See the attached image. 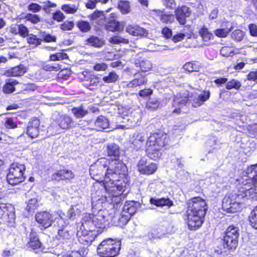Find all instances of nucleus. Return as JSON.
Instances as JSON below:
<instances>
[{
  "label": "nucleus",
  "mask_w": 257,
  "mask_h": 257,
  "mask_svg": "<svg viewBox=\"0 0 257 257\" xmlns=\"http://www.w3.org/2000/svg\"><path fill=\"white\" fill-rule=\"evenodd\" d=\"M248 220L250 225L255 229H257V205L250 212Z\"/></svg>",
  "instance_id": "obj_41"
},
{
  "label": "nucleus",
  "mask_w": 257,
  "mask_h": 257,
  "mask_svg": "<svg viewBox=\"0 0 257 257\" xmlns=\"http://www.w3.org/2000/svg\"><path fill=\"white\" fill-rule=\"evenodd\" d=\"M250 35L252 37H257V26L254 24L248 25Z\"/></svg>",
  "instance_id": "obj_64"
},
{
  "label": "nucleus",
  "mask_w": 257,
  "mask_h": 257,
  "mask_svg": "<svg viewBox=\"0 0 257 257\" xmlns=\"http://www.w3.org/2000/svg\"><path fill=\"white\" fill-rule=\"evenodd\" d=\"M137 168L140 174L149 176L154 174L157 171L158 166L156 163H149L146 159L142 158L138 163Z\"/></svg>",
  "instance_id": "obj_14"
},
{
  "label": "nucleus",
  "mask_w": 257,
  "mask_h": 257,
  "mask_svg": "<svg viewBox=\"0 0 257 257\" xmlns=\"http://www.w3.org/2000/svg\"><path fill=\"white\" fill-rule=\"evenodd\" d=\"M135 64L137 67L140 68L142 72H147L152 68V63L148 60H138Z\"/></svg>",
  "instance_id": "obj_37"
},
{
  "label": "nucleus",
  "mask_w": 257,
  "mask_h": 257,
  "mask_svg": "<svg viewBox=\"0 0 257 257\" xmlns=\"http://www.w3.org/2000/svg\"><path fill=\"white\" fill-rule=\"evenodd\" d=\"M161 33L163 37L166 39H171L173 36L172 30L168 27L163 28L161 31Z\"/></svg>",
  "instance_id": "obj_57"
},
{
  "label": "nucleus",
  "mask_w": 257,
  "mask_h": 257,
  "mask_svg": "<svg viewBox=\"0 0 257 257\" xmlns=\"http://www.w3.org/2000/svg\"><path fill=\"white\" fill-rule=\"evenodd\" d=\"M27 42L29 45L33 47H37L42 44V40L40 38H38L37 35L33 34H29L27 37Z\"/></svg>",
  "instance_id": "obj_39"
},
{
  "label": "nucleus",
  "mask_w": 257,
  "mask_h": 257,
  "mask_svg": "<svg viewBox=\"0 0 257 257\" xmlns=\"http://www.w3.org/2000/svg\"><path fill=\"white\" fill-rule=\"evenodd\" d=\"M107 156L110 159H107L109 161V165L112 166L118 173L123 174L124 176H127L126 174V167L123 162L119 160L120 149L115 144H111L107 146Z\"/></svg>",
  "instance_id": "obj_6"
},
{
  "label": "nucleus",
  "mask_w": 257,
  "mask_h": 257,
  "mask_svg": "<svg viewBox=\"0 0 257 257\" xmlns=\"http://www.w3.org/2000/svg\"><path fill=\"white\" fill-rule=\"evenodd\" d=\"M169 138L163 131L155 132L150 135L146 143V153L151 159L157 161L162 155L165 147L168 145Z\"/></svg>",
  "instance_id": "obj_4"
},
{
  "label": "nucleus",
  "mask_w": 257,
  "mask_h": 257,
  "mask_svg": "<svg viewBox=\"0 0 257 257\" xmlns=\"http://www.w3.org/2000/svg\"><path fill=\"white\" fill-rule=\"evenodd\" d=\"M136 209V208L133 204H132L130 203H126L124 205L123 212L132 216L135 214Z\"/></svg>",
  "instance_id": "obj_52"
},
{
  "label": "nucleus",
  "mask_w": 257,
  "mask_h": 257,
  "mask_svg": "<svg viewBox=\"0 0 257 257\" xmlns=\"http://www.w3.org/2000/svg\"><path fill=\"white\" fill-rule=\"evenodd\" d=\"M90 21L94 22L97 21L99 18L103 19L105 18L103 11L95 10L88 16Z\"/></svg>",
  "instance_id": "obj_49"
},
{
  "label": "nucleus",
  "mask_w": 257,
  "mask_h": 257,
  "mask_svg": "<svg viewBox=\"0 0 257 257\" xmlns=\"http://www.w3.org/2000/svg\"><path fill=\"white\" fill-rule=\"evenodd\" d=\"M40 121L35 118L29 121L27 126V134L32 139L37 138L39 135Z\"/></svg>",
  "instance_id": "obj_22"
},
{
  "label": "nucleus",
  "mask_w": 257,
  "mask_h": 257,
  "mask_svg": "<svg viewBox=\"0 0 257 257\" xmlns=\"http://www.w3.org/2000/svg\"><path fill=\"white\" fill-rule=\"evenodd\" d=\"M42 34L41 36L42 37V42L45 43H51L56 42V37L55 36H53L50 34H47L45 32H41Z\"/></svg>",
  "instance_id": "obj_50"
},
{
  "label": "nucleus",
  "mask_w": 257,
  "mask_h": 257,
  "mask_svg": "<svg viewBox=\"0 0 257 257\" xmlns=\"http://www.w3.org/2000/svg\"><path fill=\"white\" fill-rule=\"evenodd\" d=\"M54 214L50 211L43 210L37 212L35 214L36 221L39 224L41 230H45L52 226L56 222Z\"/></svg>",
  "instance_id": "obj_11"
},
{
  "label": "nucleus",
  "mask_w": 257,
  "mask_h": 257,
  "mask_svg": "<svg viewBox=\"0 0 257 257\" xmlns=\"http://www.w3.org/2000/svg\"><path fill=\"white\" fill-rule=\"evenodd\" d=\"M61 9L67 14H74L77 11L78 6L74 4H64Z\"/></svg>",
  "instance_id": "obj_43"
},
{
  "label": "nucleus",
  "mask_w": 257,
  "mask_h": 257,
  "mask_svg": "<svg viewBox=\"0 0 257 257\" xmlns=\"http://www.w3.org/2000/svg\"><path fill=\"white\" fill-rule=\"evenodd\" d=\"M27 246L33 250L40 249L42 247V243L37 233L33 229H31L30 232Z\"/></svg>",
  "instance_id": "obj_17"
},
{
  "label": "nucleus",
  "mask_w": 257,
  "mask_h": 257,
  "mask_svg": "<svg viewBox=\"0 0 257 257\" xmlns=\"http://www.w3.org/2000/svg\"><path fill=\"white\" fill-rule=\"evenodd\" d=\"M198 34L203 41L205 42L208 41L213 38L212 33L210 32L208 29L204 26H202L200 28L198 32Z\"/></svg>",
  "instance_id": "obj_38"
},
{
  "label": "nucleus",
  "mask_w": 257,
  "mask_h": 257,
  "mask_svg": "<svg viewBox=\"0 0 257 257\" xmlns=\"http://www.w3.org/2000/svg\"><path fill=\"white\" fill-rule=\"evenodd\" d=\"M239 229L234 225H229L223 233L222 236L239 240Z\"/></svg>",
  "instance_id": "obj_25"
},
{
  "label": "nucleus",
  "mask_w": 257,
  "mask_h": 257,
  "mask_svg": "<svg viewBox=\"0 0 257 257\" xmlns=\"http://www.w3.org/2000/svg\"><path fill=\"white\" fill-rule=\"evenodd\" d=\"M194 96V94L193 93L190 92L187 90L180 93L179 96V103L184 105L188 102H190L192 104Z\"/></svg>",
  "instance_id": "obj_33"
},
{
  "label": "nucleus",
  "mask_w": 257,
  "mask_h": 257,
  "mask_svg": "<svg viewBox=\"0 0 257 257\" xmlns=\"http://www.w3.org/2000/svg\"><path fill=\"white\" fill-rule=\"evenodd\" d=\"M76 26L82 33L88 32L91 29L89 22L85 20H78L76 23Z\"/></svg>",
  "instance_id": "obj_40"
},
{
  "label": "nucleus",
  "mask_w": 257,
  "mask_h": 257,
  "mask_svg": "<svg viewBox=\"0 0 257 257\" xmlns=\"http://www.w3.org/2000/svg\"><path fill=\"white\" fill-rule=\"evenodd\" d=\"M18 35L22 38H27L29 35V29L23 24H19Z\"/></svg>",
  "instance_id": "obj_53"
},
{
  "label": "nucleus",
  "mask_w": 257,
  "mask_h": 257,
  "mask_svg": "<svg viewBox=\"0 0 257 257\" xmlns=\"http://www.w3.org/2000/svg\"><path fill=\"white\" fill-rule=\"evenodd\" d=\"M52 19L57 22H61L65 19V16L60 10H57L52 14Z\"/></svg>",
  "instance_id": "obj_55"
},
{
  "label": "nucleus",
  "mask_w": 257,
  "mask_h": 257,
  "mask_svg": "<svg viewBox=\"0 0 257 257\" xmlns=\"http://www.w3.org/2000/svg\"><path fill=\"white\" fill-rule=\"evenodd\" d=\"M148 82L146 75L141 73L135 74V78L128 82L125 86L126 88H133L138 86L146 85Z\"/></svg>",
  "instance_id": "obj_21"
},
{
  "label": "nucleus",
  "mask_w": 257,
  "mask_h": 257,
  "mask_svg": "<svg viewBox=\"0 0 257 257\" xmlns=\"http://www.w3.org/2000/svg\"><path fill=\"white\" fill-rule=\"evenodd\" d=\"M210 91L209 90H204L197 97L194 95L192 100V106L193 107H198L201 106L208 100L210 97Z\"/></svg>",
  "instance_id": "obj_24"
},
{
  "label": "nucleus",
  "mask_w": 257,
  "mask_h": 257,
  "mask_svg": "<svg viewBox=\"0 0 257 257\" xmlns=\"http://www.w3.org/2000/svg\"><path fill=\"white\" fill-rule=\"evenodd\" d=\"M232 30V27L218 28L214 31V34L218 38H226Z\"/></svg>",
  "instance_id": "obj_42"
},
{
  "label": "nucleus",
  "mask_w": 257,
  "mask_h": 257,
  "mask_svg": "<svg viewBox=\"0 0 257 257\" xmlns=\"http://www.w3.org/2000/svg\"><path fill=\"white\" fill-rule=\"evenodd\" d=\"M191 15L190 9L187 6L182 5L175 9L174 16L180 25L185 26L187 23V19L190 17Z\"/></svg>",
  "instance_id": "obj_13"
},
{
  "label": "nucleus",
  "mask_w": 257,
  "mask_h": 257,
  "mask_svg": "<svg viewBox=\"0 0 257 257\" xmlns=\"http://www.w3.org/2000/svg\"><path fill=\"white\" fill-rule=\"evenodd\" d=\"M86 45H88L95 48H100L104 44V41L95 36H91L85 40Z\"/></svg>",
  "instance_id": "obj_30"
},
{
  "label": "nucleus",
  "mask_w": 257,
  "mask_h": 257,
  "mask_svg": "<svg viewBox=\"0 0 257 257\" xmlns=\"http://www.w3.org/2000/svg\"><path fill=\"white\" fill-rule=\"evenodd\" d=\"M89 172L92 178L114 197H119L129 185L128 176L118 173L105 157L99 158L91 165Z\"/></svg>",
  "instance_id": "obj_1"
},
{
  "label": "nucleus",
  "mask_w": 257,
  "mask_h": 257,
  "mask_svg": "<svg viewBox=\"0 0 257 257\" xmlns=\"http://www.w3.org/2000/svg\"><path fill=\"white\" fill-rule=\"evenodd\" d=\"M120 246L119 241L108 238L98 245L97 253L100 257H115L119 254Z\"/></svg>",
  "instance_id": "obj_7"
},
{
  "label": "nucleus",
  "mask_w": 257,
  "mask_h": 257,
  "mask_svg": "<svg viewBox=\"0 0 257 257\" xmlns=\"http://www.w3.org/2000/svg\"><path fill=\"white\" fill-rule=\"evenodd\" d=\"M108 66L105 63H96L93 66V69L96 71H103L107 69Z\"/></svg>",
  "instance_id": "obj_59"
},
{
  "label": "nucleus",
  "mask_w": 257,
  "mask_h": 257,
  "mask_svg": "<svg viewBox=\"0 0 257 257\" xmlns=\"http://www.w3.org/2000/svg\"><path fill=\"white\" fill-rule=\"evenodd\" d=\"M27 9L31 13H28L23 16V13L21 14L22 16L20 19L21 20H25L26 21L29 22L32 24L36 25L40 23L42 21L41 17L33 13H37L40 12L42 10V7L37 3H31L27 7Z\"/></svg>",
  "instance_id": "obj_12"
},
{
  "label": "nucleus",
  "mask_w": 257,
  "mask_h": 257,
  "mask_svg": "<svg viewBox=\"0 0 257 257\" xmlns=\"http://www.w3.org/2000/svg\"><path fill=\"white\" fill-rule=\"evenodd\" d=\"M160 106V102L157 100L149 101L147 104V108L151 110L157 109Z\"/></svg>",
  "instance_id": "obj_58"
},
{
  "label": "nucleus",
  "mask_w": 257,
  "mask_h": 257,
  "mask_svg": "<svg viewBox=\"0 0 257 257\" xmlns=\"http://www.w3.org/2000/svg\"><path fill=\"white\" fill-rule=\"evenodd\" d=\"M117 8L122 15H126L131 11V2L127 0H119Z\"/></svg>",
  "instance_id": "obj_32"
},
{
  "label": "nucleus",
  "mask_w": 257,
  "mask_h": 257,
  "mask_svg": "<svg viewBox=\"0 0 257 257\" xmlns=\"http://www.w3.org/2000/svg\"><path fill=\"white\" fill-rule=\"evenodd\" d=\"M37 199L36 198H32L30 199L26 206V209L29 212H34L38 207Z\"/></svg>",
  "instance_id": "obj_47"
},
{
  "label": "nucleus",
  "mask_w": 257,
  "mask_h": 257,
  "mask_svg": "<svg viewBox=\"0 0 257 257\" xmlns=\"http://www.w3.org/2000/svg\"><path fill=\"white\" fill-rule=\"evenodd\" d=\"M244 36V33L243 31L236 29L231 33V38L235 41L240 42L242 41Z\"/></svg>",
  "instance_id": "obj_48"
},
{
  "label": "nucleus",
  "mask_w": 257,
  "mask_h": 257,
  "mask_svg": "<svg viewBox=\"0 0 257 257\" xmlns=\"http://www.w3.org/2000/svg\"><path fill=\"white\" fill-rule=\"evenodd\" d=\"M26 166L24 164L13 162L8 169L6 179L8 183L13 186H17L25 181Z\"/></svg>",
  "instance_id": "obj_5"
},
{
  "label": "nucleus",
  "mask_w": 257,
  "mask_h": 257,
  "mask_svg": "<svg viewBox=\"0 0 257 257\" xmlns=\"http://www.w3.org/2000/svg\"><path fill=\"white\" fill-rule=\"evenodd\" d=\"M239 240L222 236L220 242L214 246V251L218 255L226 256L237 248Z\"/></svg>",
  "instance_id": "obj_8"
},
{
  "label": "nucleus",
  "mask_w": 257,
  "mask_h": 257,
  "mask_svg": "<svg viewBox=\"0 0 257 257\" xmlns=\"http://www.w3.org/2000/svg\"><path fill=\"white\" fill-rule=\"evenodd\" d=\"M108 119L102 115L99 116L94 122V126H89L86 128L87 131H101L108 127Z\"/></svg>",
  "instance_id": "obj_18"
},
{
  "label": "nucleus",
  "mask_w": 257,
  "mask_h": 257,
  "mask_svg": "<svg viewBox=\"0 0 257 257\" xmlns=\"http://www.w3.org/2000/svg\"><path fill=\"white\" fill-rule=\"evenodd\" d=\"M156 15L159 17L160 21L163 24H172L175 21L174 16L172 14L165 13L160 10L155 11Z\"/></svg>",
  "instance_id": "obj_28"
},
{
  "label": "nucleus",
  "mask_w": 257,
  "mask_h": 257,
  "mask_svg": "<svg viewBox=\"0 0 257 257\" xmlns=\"http://www.w3.org/2000/svg\"><path fill=\"white\" fill-rule=\"evenodd\" d=\"M62 257H84L83 253L79 250H73L69 253H66L62 256Z\"/></svg>",
  "instance_id": "obj_63"
},
{
  "label": "nucleus",
  "mask_w": 257,
  "mask_h": 257,
  "mask_svg": "<svg viewBox=\"0 0 257 257\" xmlns=\"http://www.w3.org/2000/svg\"><path fill=\"white\" fill-rule=\"evenodd\" d=\"M71 112L76 118H81L86 115L88 112L84 108L82 104L78 107H73L71 109Z\"/></svg>",
  "instance_id": "obj_35"
},
{
  "label": "nucleus",
  "mask_w": 257,
  "mask_h": 257,
  "mask_svg": "<svg viewBox=\"0 0 257 257\" xmlns=\"http://www.w3.org/2000/svg\"><path fill=\"white\" fill-rule=\"evenodd\" d=\"M150 203L157 207L167 206L170 208L174 205V203L169 197L156 199L151 198L150 199Z\"/></svg>",
  "instance_id": "obj_26"
},
{
  "label": "nucleus",
  "mask_w": 257,
  "mask_h": 257,
  "mask_svg": "<svg viewBox=\"0 0 257 257\" xmlns=\"http://www.w3.org/2000/svg\"><path fill=\"white\" fill-rule=\"evenodd\" d=\"M102 79L105 83H114L118 79V76L114 71H111L107 76H104Z\"/></svg>",
  "instance_id": "obj_45"
},
{
  "label": "nucleus",
  "mask_w": 257,
  "mask_h": 257,
  "mask_svg": "<svg viewBox=\"0 0 257 257\" xmlns=\"http://www.w3.org/2000/svg\"><path fill=\"white\" fill-rule=\"evenodd\" d=\"M241 86V83L239 81L235 79H232L230 81L226 82L225 88L227 90H230L232 89L239 90Z\"/></svg>",
  "instance_id": "obj_44"
},
{
  "label": "nucleus",
  "mask_w": 257,
  "mask_h": 257,
  "mask_svg": "<svg viewBox=\"0 0 257 257\" xmlns=\"http://www.w3.org/2000/svg\"><path fill=\"white\" fill-rule=\"evenodd\" d=\"M57 124L62 129L68 130L74 126V122L72 118L67 114L59 116L56 120Z\"/></svg>",
  "instance_id": "obj_19"
},
{
  "label": "nucleus",
  "mask_w": 257,
  "mask_h": 257,
  "mask_svg": "<svg viewBox=\"0 0 257 257\" xmlns=\"http://www.w3.org/2000/svg\"><path fill=\"white\" fill-rule=\"evenodd\" d=\"M58 217L56 219V222L54 224V227L58 230L56 235L57 239L62 243H67L71 240V235L68 230L66 228L69 225L68 220L63 218L65 214L62 211L58 213Z\"/></svg>",
  "instance_id": "obj_9"
},
{
  "label": "nucleus",
  "mask_w": 257,
  "mask_h": 257,
  "mask_svg": "<svg viewBox=\"0 0 257 257\" xmlns=\"http://www.w3.org/2000/svg\"><path fill=\"white\" fill-rule=\"evenodd\" d=\"M68 58L69 57L67 54L63 52L56 53L51 55L50 56V59L53 61L68 59Z\"/></svg>",
  "instance_id": "obj_46"
},
{
  "label": "nucleus",
  "mask_w": 257,
  "mask_h": 257,
  "mask_svg": "<svg viewBox=\"0 0 257 257\" xmlns=\"http://www.w3.org/2000/svg\"><path fill=\"white\" fill-rule=\"evenodd\" d=\"M84 75L83 80L87 81L90 86H96L100 82V78L97 76L91 74L89 71H84L82 72Z\"/></svg>",
  "instance_id": "obj_29"
},
{
  "label": "nucleus",
  "mask_w": 257,
  "mask_h": 257,
  "mask_svg": "<svg viewBox=\"0 0 257 257\" xmlns=\"http://www.w3.org/2000/svg\"><path fill=\"white\" fill-rule=\"evenodd\" d=\"M27 71V67L20 64L7 70L5 74L8 77H18L24 75Z\"/></svg>",
  "instance_id": "obj_23"
},
{
  "label": "nucleus",
  "mask_w": 257,
  "mask_h": 257,
  "mask_svg": "<svg viewBox=\"0 0 257 257\" xmlns=\"http://www.w3.org/2000/svg\"><path fill=\"white\" fill-rule=\"evenodd\" d=\"M126 31L130 35L138 38L147 37L149 34L148 31L138 25H128Z\"/></svg>",
  "instance_id": "obj_20"
},
{
  "label": "nucleus",
  "mask_w": 257,
  "mask_h": 257,
  "mask_svg": "<svg viewBox=\"0 0 257 257\" xmlns=\"http://www.w3.org/2000/svg\"><path fill=\"white\" fill-rule=\"evenodd\" d=\"M199 62L196 61H192L186 62L183 65L184 70L188 72H199L200 69Z\"/></svg>",
  "instance_id": "obj_36"
},
{
  "label": "nucleus",
  "mask_w": 257,
  "mask_h": 257,
  "mask_svg": "<svg viewBox=\"0 0 257 257\" xmlns=\"http://www.w3.org/2000/svg\"><path fill=\"white\" fill-rule=\"evenodd\" d=\"M19 83L18 80L13 79H8L3 87L5 93L10 94L16 90L15 86Z\"/></svg>",
  "instance_id": "obj_31"
},
{
  "label": "nucleus",
  "mask_w": 257,
  "mask_h": 257,
  "mask_svg": "<svg viewBox=\"0 0 257 257\" xmlns=\"http://www.w3.org/2000/svg\"><path fill=\"white\" fill-rule=\"evenodd\" d=\"M60 67L59 65L57 66H53L50 64L45 65L42 67V69L46 72H57L60 69Z\"/></svg>",
  "instance_id": "obj_61"
},
{
  "label": "nucleus",
  "mask_w": 257,
  "mask_h": 257,
  "mask_svg": "<svg viewBox=\"0 0 257 257\" xmlns=\"http://www.w3.org/2000/svg\"><path fill=\"white\" fill-rule=\"evenodd\" d=\"M85 224L89 226L91 230H95V232L99 234L106 228L108 220L103 215L98 213L96 215H92L90 216V220L87 221Z\"/></svg>",
  "instance_id": "obj_10"
},
{
  "label": "nucleus",
  "mask_w": 257,
  "mask_h": 257,
  "mask_svg": "<svg viewBox=\"0 0 257 257\" xmlns=\"http://www.w3.org/2000/svg\"><path fill=\"white\" fill-rule=\"evenodd\" d=\"M183 218L191 231L199 229L204 222L208 206L205 200L199 196L189 199Z\"/></svg>",
  "instance_id": "obj_3"
},
{
  "label": "nucleus",
  "mask_w": 257,
  "mask_h": 257,
  "mask_svg": "<svg viewBox=\"0 0 257 257\" xmlns=\"http://www.w3.org/2000/svg\"><path fill=\"white\" fill-rule=\"evenodd\" d=\"M245 173L246 178L243 180L237 191L226 195L223 199L222 207L227 213H234L239 211L240 200L250 197L251 190H257V164L248 166Z\"/></svg>",
  "instance_id": "obj_2"
},
{
  "label": "nucleus",
  "mask_w": 257,
  "mask_h": 257,
  "mask_svg": "<svg viewBox=\"0 0 257 257\" xmlns=\"http://www.w3.org/2000/svg\"><path fill=\"white\" fill-rule=\"evenodd\" d=\"M75 175L71 170L63 167V169L56 171L51 176L52 181L66 182H70L74 178Z\"/></svg>",
  "instance_id": "obj_16"
},
{
  "label": "nucleus",
  "mask_w": 257,
  "mask_h": 257,
  "mask_svg": "<svg viewBox=\"0 0 257 257\" xmlns=\"http://www.w3.org/2000/svg\"><path fill=\"white\" fill-rule=\"evenodd\" d=\"M109 41L111 44H118L121 43L126 42L127 41L118 36H113L109 38Z\"/></svg>",
  "instance_id": "obj_60"
},
{
  "label": "nucleus",
  "mask_w": 257,
  "mask_h": 257,
  "mask_svg": "<svg viewBox=\"0 0 257 257\" xmlns=\"http://www.w3.org/2000/svg\"><path fill=\"white\" fill-rule=\"evenodd\" d=\"M106 30L110 32H120L123 30V26L116 20H108L104 25Z\"/></svg>",
  "instance_id": "obj_27"
},
{
  "label": "nucleus",
  "mask_w": 257,
  "mask_h": 257,
  "mask_svg": "<svg viewBox=\"0 0 257 257\" xmlns=\"http://www.w3.org/2000/svg\"><path fill=\"white\" fill-rule=\"evenodd\" d=\"M145 143V137L138 135L137 136L134 137L132 144L134 150L139 151L144 147Z\"/></svg>",
  "instance_id": "obj_34"
},
{
  "label": "nucleus",
  "mask_w": 257,
  "mask_h": 257,
  "mask_svg": "<svg viewBox=\"0 0 257 257\" xmlns=\"http://www.w3.org/2000/svg\"><path fill=\"white\" fill-rule=\"evenodd\" d=\"M4 126L7 129H15L18 127V124L12 117H7L4 123Z\"/></svg>",
  "instance_id": "obj_51"
},
{
  "label": "nucleus",
  "mask_w": 257,
  "mask_h": 257,
  "mask_svg": "<svg viewBox=\"0 0 257 257\" xmlns=\"http://www.w3.org/2000/svg\"><path fill=\"white\" fill-rule=\"evenodd\" d=\"M74 26V23L73 21H65L60 25V28L64 31H70Z\"/></svg>",
  "instance_id": "obj_54"
},
{
  "label": "nucleus",
  "mask_w": 257,
  "mask_h": 257,
  "mask_svg": "<svg viewBox=\"0 0 257 257\" xmlns=\"http://www.w3.org/2000/svg\"><path fill=\"white\" fill-rule=\"evenodd\" d=\"M98 235L97 233L95 232V230H92L90 228L88 230L85 229H82L81 227L80 230L77 233L79 242L81 244L86 245L90 244Z\"/></svg>",
  "instance_id": "obj_15"
},
{
  "label": "nucleus",
  "mask_w": 257,
  "mask_h": 257,
  "mask_svg": "<svg viewBox=\"0 0 257 257\" xmlns=\"http://www.w3.org/2000/svg\"><path fill=\"white\" fill-rule=\"evenodd\" d=\"M153 93V89L150 88H148L140 90L138 95L142 98H146L150 96Z\"/></svg>",
  "instance_id": "obj_56"
},
{
  "label": "nucleus",
  "mask_w": 257,
  "mask_h": 257,
  "mask_svg": "<svg viewBox=\"0 0 257 257\" xmlns=\"http://www.w3.org/2000/svg\"><path fill=\"white\" fill-rule=\"evenodd\" d=\"M131 217V215L122 212L118 219V222L122 225H125L128 222Z\"/></svg>",
  "instance_id": "obj_62"
}]
</instances>
